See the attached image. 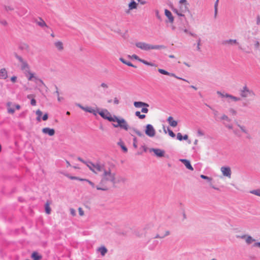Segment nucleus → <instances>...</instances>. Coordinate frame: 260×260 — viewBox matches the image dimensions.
Returning <instances> with one entry per match:
<instances>
[{
  "instance_id": "393cba45",
  "label": "nucleus",
  "mask_w": 260,
  "mask_h": 260,
  "mask_svg": "<svg viewBox=\"0 0 260 260\" xmlns=\"http://www.w3.org/2000/svg\"><path fill=\"white\" fill-rule=\"evenodd\" d=\"M55 46L59 51H62L63 49L62 43L60 41H58L55 43Z\"/></svg>"
},
{
  "instance_id": "3c124183",
  "label": "nucleus",
  "mask_w": 260,
  "mask_h": 260,
  "mask_svg": "<svg viewBox=\"0 0 260 260\" xmlns=\"http://www.w3.org/2000/svg\"><path fill=\"white\" fill-rule=\"evenodd\" d=\"M183 136L180 133H178L177 134V139L179 141H182Z\"/></svg>"
},
{
  "instance_id": "4be33fe9",
  "label": "nucleus",
  "mask_w": 260,
  "mask_h": 260,
  "mask_svg": "<svg viewBox=\"0 0 260 260\" xmlns=\"http://www.w3.org/2000/svg\"><path fill=\"white\" fill-rule=\"evenodd\" d=\"M7 77V72L5 69L0 70V78L6 79Z\"/></svg>"
},
{
  "instance_id": "c85d7f7f",
  "label": "nucleus",
  "mask_w": 260,
  "mask_h": 260,
  "mask_svg": "<svg viewBox=\"0 0 260 260\" xmlns=\"http://www.w3.org/2000/svg\"><path fill=\"white\" fill-rule=\"evenodd\" d=\"M172 11H173L174 13H176L178 16L180 17H184V15L181 11H180V10H178L176 8H172Z\"/></svg>"
},
{
  "instance_id": "5fc2aeb1",
  "label": "nucleus",
  "mask_w": 260,
  "mask_h": 260,
  "mask_svg": "<svg viewBox=\"0 0 260 260\" xmlns=\"http://www.w3.org/2000/svg\"><path fill=\"white\" fill-rule=\"evenodd\" d=\"M247 236V235H243L242 236L237 235L236 237L237 238H241V239H245L246 240V238Z\"/></svg>"
},
{
  "instance_id": "cd10ccee",
  "label": "nucleus",
  "mask_w": 260,
  "mask_h": 260,
  "mask_svg": "<svg viewBox=\"0 0 260 260\" xmlns=\"http://www.w3.org/2000/svg\"><path fill=\"white\" fill-rule=\"evenodd\" d=\"M39 19L40 21L37 22L38 25L42 27H43L44 26L48 27L45 22L41 18H39Z\"/></svg>"
},
{
  "instance_id": "0e129e2a",
  "label": "nucleus",
  "mask_w": 260,
  "mask_h": 260,
  "mask_svg": "<svg viewBox=\"0 0 260 260\" xmlns=\"http://www.w3.org/2000/svg\"><path fill=\"white\" fill-rule=\"evenodd\" d=\"M223 124L225 126V127H226L229 129H231L233 128L232 125H231V124H226L225 123H223Z\"/></svg>"
},
{
  "instance_id": "7ed1b4c3",
  "label": "nucleus",
  "mask_w": 260,
  "mask_h": 260,
  "mask_svg": "<svg viewBox=\"0 0 260 260\" xmlns=\"http://www.w3.org/2000/svg\"><path fill=\"white\" fill-rule=\"evenodd\" d=\"M239 94L241 98H248V99L243 102V107H247L249 104V102L253 101L255 96V93L254 91L250 89L246 85L244 86L240 89Z\"/></svg>"
},
{
  "instance_id": "864d4df0",
  "label": "nucleus",
  "mask_w": 260,
  "mask_h": 260,
  "mask_svg": "<svg viewBox=\"0 0 260 260\" xmlns=\"http://www.w3.org/2000/svg\"><path fill=\"white\" fill-rule=\"evenodd\" d=\"M70 179H71V180H80V181L83 180V179H81L77 177H74V176L70 177Z\"/></svg>"
},
{
  "instance_id": "603ef678",
  "label": "nucleus",
  "mask_w": 260,
  "mask_h": 260,
  "mask_svg": "<svg viewBox=\"0 0 260 260\" xmlns=\"http://www.w3.org/2000/svg\"><path fill=\"white\" fill-rule=\"evenodd\" d=\"M155 12L156 17H157V18L159 20H160V21H161V16L159 14V11L158 10H155Z\"/></svg>"
},
{
  "instance_id": "6e6d98bb",
  "label": "nucleus",
  "mask_w": 260,
  "mask_h": 260,
  "mask_svg": "<svg viewBox=\"0 0 260 260\" xmlns=\"http://www.w3.org/2000/svg\"><path fill=\"white\" fill-rule=\"evenodd\" d=\"M229 111L232 115H235L237 114L236 111L234 109L231 108Z\"/></svg>"
},
{
  "instance_id": "5701e85b",
  "label": "nucleus",
  "mask_w": 260,
  "mask_h": 260,
  "mask_svg": "<svg viewBox=\"0 0 260 260\" xmlns=\"http://www.w3.org/2000/svg\"><path fill=\"white\" fill-rule=\"evenodd\" d=\"M137 3L134 0H132V2L128 4V8H129V10H133L137 9Z\"/></svg>"
},
{
  "instance_id": "4468645a",
  "label": "nucleus",
  "mask_w": 260,
  "mask_h": 260,
  "mask_svg": "<svg viewBox=\"0 0 260 260\" xmlns=\"http://www.w3.org/2000/svg\"><path fill=\"white\" fill-rule=\"evenodd\" d=\"M165 14L169 20L170 23H173L174 20V17L173 16L171 11L167 9L165 10Z\"/></svg>"
},
{
  "instance_id": "37998d69",
  "label": "nucleus",
  "mask_w": 260,
  "mask_h": 260,
  "mask_svg": "<svg viewBox=\"0 0 260 260\" xmlns=\"http://www.w3.org/2000/svg\"><path fill=\"white\" fill-rule=\"evenodd\" d=\"M220 119L221 120H225V121H226L228 122H230L231 121V119L228 117V116H226V115L224 114L221 117H220Z\"/></svg>"
},
{
  "instance_id": "79ce46f5",
  "label": "nucleus",
  "mask_w": 260,
  "mask_h": 260,
  "mask_svg": "<svg viewBox=\"0 0 260 260\" xmlns=\"http://www.w3.org/2000/svg\"><path fill=\"white\" fill-rule=\"evenodd\" d=\"M158 71L159 73H160L162 75H165L168 76V75L169 74V72H168V71H167L164 69H158Z\"/></svg>"
},
{
  "instance_id": "dca6fc26",
  "label": "nucleus",
  "mask_w": 260,
  "mask_h": 260,
  "mask_svg": "<svg viewBox=\"0 0 260 260\" xmlns=\"http://www.w3.org/2000/svg\"><path fill=\"white\" fill-rule=\"evenodd\" d=\"M169 124L172 127H176L178 124V122L174 120L173 117L169 116L167 119Z\"/></svg>"
},
{
  "instance_id": "69168bd1",
  "label": "nucleus",
  "mask_w": 260,
  "mask_h": 260,
  "mask_svg": "<svg viewBox=\"0 0 260 260\" xmlns=\"http://www.w3.org/2000/svg\"><path fill=\"white\" fill-rule=\"evenodd\" d=\"M114 104L115 105H118L119 103V101L117 98H115L114 99Z\"/></svg>"
},
{
  "instance_id": "a18cd8bd",
  "label": "nucleus",
  "mask_w": 260,
  "mask_h": 260,
  "mask_svg": "<svg viewBox=\"0 0 260 260\" xmlns=\"http://www.w3.org/2000/svg\"><path fill=\"white\" fill-rule=\"evenodd\" d=\"M197 50L199 51H201L200 45H201V39L199 38L197 40Z\"/></svg>"
},
{
  "instance_id": "412c9836",
  "label": "nucleus",
  "mask_w": 260,
  "mask_h": 260,
  "mask_svg": "<svg viewBox=\"0 0 260 260\" xmlns=\"http://www.w3.org/2000/svg\"><path fill=\"white\" fill-rule=\"evenodd\" d=\"M119 60L124 64H126L127 66H129V67H133V68H136L137 67L135 65H134L133 64H132L131 62L129 61H126V60H125L122 57H120L119 58Z\"/></svg>"
},
{
  "instance_id": "e433bc0d",
  "label": "nucleus",
  "mask_w": 260,
  "mask_h": 260,
  "mask_svg": "<svg viewBox=\"0 0 260 260\" xmlns=\"http://www.w3.org/2000/svg\"><path fill=\"white\" fill-rule=\"evenodd\" d=\"M238 126L241 129V131L246 134H248V131L245 128V127L237 123Z\"/></svg>"
},
{
  "instance_id": "a211bd4d",
  "label": "nucleus",
  "mask_w": 260,
  "mask_h": 260,
  "mask_svg": "<svg viewBox=\"0 0 260 260\" xmlns=\"http://www.w3.org/2000/svg\"><path fill=\"white\" fill-rule=\"evenodd\" d=\"M32 260H41L42 258V256L39 254L38 252L34 251L31 255Z\"/></svg>"
},
{
  "instance_id": "f8f14e48",
  "label": "nucleus",
  "mask_w": 260,
  "mask_h": 260,
  "mask_svg": "<svg viewBox=\"0 0 260 260\" xmlns=\"http://www.w3.org/2000/svg\"><path fill=\"white\" fill-rule=\"evenodd\" d=\"M42 132L45 134H47L50 136H52L55 134V131L53 128L45 127L42 129Z\"/></svg>"
},
{
  "instance_id": "49530a36",
  "label": "nucleus",
  "mask_w": 260,
  "mask_h": 260,
  "mask_svg": "<svg viewBox=\"0 0 260 260\" xmlns=\"http://www.w3.org/2000/svg\"><path fill=\"white\" fill-rule=\"evenodd\" d=\"M128 57L132 58H134L135 59L139 61H140V60H141V58H139V57L136 54H133L131 56L130 55H128Z\"/></svg>"
},
{
  "instance_id": "c03bdc74",
  "label": "nucleus",
  "mask_w": 260,
  "mask_h": 260,
  "mask_svg": "<svg viewBox=\"0 0 260 260\" xmlns=\"http://www.w3.org/2000/svg\"><path fill=\"white\" fill-rule=\"evenodd\" d=\"M168 131L169 135L170 137H171L172 138H174L176 136L175 133L171 129H170L169 127L168 128Z\"/></svg>"
},
{
  "instance_id": "58836bf2",
  "label": "nucleus",
  "mask_w": 260,
  "mask_h": 260,
  "mask_svg": "<svg viewBox=\"0 0 260 260\" xmlns=\"http://www.w3.org/2000/svg\"><path fill=\"white\" fill-rule=\"evenodd\" d=\"M206 106L209 107L210 109H211L213 111V114L215 117H216L218 114V112L215 109L212 108L210 105H208L207 104H205Z\"/></svg>"
},
{
  "instance_id": "4d7b16f0",
  "label": "nucleus",
  "mask_w": 260,
  "mask_h": 260,
  "mask_svg": "<svg viewBox=\"0 0 260 260\" xmlns=\"http://www.w3.org/2000/svg\"><path fill=\"white\" fill-rule=\"evenodd\" d=\"M78 210L79 215L80 216H83L84 215V211L81 208H79Z\"/></svg>"
},
{
  "instance_id": "f3484780",
  "label": "nucleus",
  "mask_w": 260,
  "mask_h": 260,
  "mask_svg": "<svg viewBox=\"0 0 260 260\" xmlns=\"http://www.w3.org/2000/svg\"><path fill=\"white\" fill-rule=\"evenodd\" d=\"M83 110L92 113L95 116H96L98 113V109L95 110L90 107H84Z\"/></svg>"
},
{
  "instance_id": "680f3d73",
  "label": "nucleus",
  "mask_w": 260,
  "mask_h": 260,
  "mask_svg": "<svg viewBox=\"0 0 260 260\" xmlns=\"http://www.w3.org/2000/svg\"><path fill=\"white\" fill-rule=\"evenodd\" d=\"M30 104L32 106H36V100L34 99H31V101H30Z\"/></svg>"
},
{
  "instance_id": "9d476101",
  "label": "nucleus",
  "mask_w": 260,
  "mask_h": 260,
  "mask_svg": "<svg viewBox=\"0 0 260 260\" xmlns=\"http://www.w3.org/2000/svg\"><path fill=\"white\" fill-rule=\"evenodd\" d=\"M100 87L101 88L100 91L102 93H103L105 95L110 94V91L109 89V86L107 83H102L100 85Z\"/></svg>"
},
{
  "instance_id": "a19ab883",
  "label": "nucleus",
  "mask_w": 260,
  "mask_h": 260,
  "mask_svg": "<svg viewBox=\"0 0 260 260\" xmlns=\"http://www.w3.org/2000/svg\"><path fill=\"white\" fill-rule=\"evenodd\" d=\"M45 211L48 214H49L51 212V209L48 202L45 204Z\"/></svg>"
},
{
  "instance_id": "7c9ffc66",
  "label": "nucleus",
  "mask_w": 260,
  "mask_h": 260,
  "mask_svg": "<svg viewBox=\"0 0 260 260\" xmlns=\"http://www.w3.org/2000/svg\"><path fill=\"white\" fill-rule=\"evenodd\" d=\"M245 241H246V242L247 243V244H250L252 242L255 241V240L254 239H253L251 236L247 235Z\"/></svg>"
},
{
  "instance_id": "72a5a7b5",
  "label": "nucleus",
  "mask_w": 260,
  "mask_h": 260,
  "mask_svg": "<svg viewBox=\"0 0 260 260\" xmlns=\"http://www.w3.org/2000/svg\"><path fill=\"white\" fill-rule=\"evenodd\" d=\"M135 115L139 117V118L141 119H144L146 117V115L144 114H141V112L140 111H136L135 112Z\"/></svg>"
},
{
  "instance_id": "39448f33",
  "label": "nucleus",
  "mask_w": 260,
  "mask_h": 260,
  "mask_svg": "<svg viewBox=\"0 0 260 260\" xmlns=\"http://www.w3.org/2000/svg\"><path fill=\"white\" fill-rule=\"evenodd\" d=\"M78 160L80 161L83 162V164H85L90 170L92 171L93 172L96 173L95 170H98V164H94L91 161H85L83 160L81 157H78Z\"/></svg>"
},
{
  "instance_id": "6ab92c4d",
  "label": "nucleus",
  "mask_w": 260,
  "mask_h": 260,
  "mask_svg": "<svg viewBox=\"0 0 260 260\" xmlns=\"http://www.w3.org/2000/svg\"><path fill=\"white\" fill-rule=\"evenodd\" d=\"M188 5H189V4H180V11H181L182 13H185L186 12H189Z\"/></svg>"
},
{
  "instance_id": "f257e3e1",
  "label": "nucleus",
  "mask_w": 260,
  "mask_h": 260,
  "mask_svg": "<svg viewBox=\"0 0 260 260\" xmlns=\"http://www.w3.org/2000/svg\"><path fill=\"white\" fill-rule=\"evenodd\" d=\"M115 166L112 162H108L104 165L99 164V172H100L101 180L99 185V190H107L112 185L117 183H124L127 179L125 177H119L117 180L115 179V174L112 173Z\"/></svg>"
},
{
  "instance_id": "bf43d9fd",
  "label": "nucleus",
  "mask_w": 260,
  "mask_h": 260,
  "mask_svg": "<svg viewBox=\"0 0 260 260\" xmlns=\"http://www.w3.org/2000/svg\"><path fill=\"white\" fill-rule=\"evenodd\" d=\"M217 94H218L219 95H220V96H221L222 98H225V94H224L219 91H217Z\"/></svg>"
},
{
  "instance_id": "c9c22d12",
  "label": "nucleus",
  "mask_w": 260,
  "mask_h": 260,
  "mask_svg": "<svg viewBox=\"0 0 260 260\" xmlns=\"http://www.w3.org/2000/svg\"><path fill=\"white\" fill-rule=\"evenodd\" d=\"M201 178L203 179H205V180H207V181L208 182H209L210 183H212L211 182V181L212 180V178H211V177H209L207 176H206V175H201L200 176Z\"/></svg>"
},
{
  "instance_id": "aec40b11",
  "label": "nucleus",
  "mask_w": 260,
  "mask_h": 260,
  "mask_svg": "<svg viewBox=\"0 0 260 260\" xmlns=\"http://www.w3.org/2000/svg\"><path fill=\"white\" fill-rule=\"evenodd\" d=\"M225 98H230L235 102L240 101L241 100L240 97H237L229 93H225Z\"/></svg>"
},
{
  "instance_id": "473e14b6",
  "label": "nucleus",
  "mask_w": 260,
  "mask_h": 260,
  "mask_svg": "<svg viewBox=\"0 0 260 260\" xmlns=\"http://www.w3.org/2000/svg\"><path fill=\"white\" fill-rule=\"evenodd\" d=\"M29 48V45L25 43L22 44L19 46V49L20 50H28Z\"/></svg>"
},
{
  "instance_id": "f03ea898",
  "label": "nucleus",
  "mask_w": 260,
  "mask_h": 260,
  "mask_svg": "<svg viewBox=\"0 0 260 260\" xmlns=\"http://www.w3.org/2000/svg\"><path fill=\"white\" fill-rule=\"evenodd\" d=\"M99 115L103 119L109 121V122H117V124L113 123L112 125L115 128L120 127L121 129L128 131L129 125L127 121L123 118H119L114 115L112 116L110 112L106 109H103L101 110H99Z\"/></svg>"
},
{
  "instance_id": "2eb2a0df",
  "label": "nucleus",
  "mask_w": 260,
  "mask_h": 260,
  "mask_svg": "<svg viewBox=\"0 0 260 260\" xmlns=\"http://www.w3.org/2000/svg\"><path fill=\"white\" fill-rule=\"evenodd\" d=\"M99 252L100 253L102 256H104L108 252V249L105 246L101 245L99 247Z\"/></svg>"
},
{
  "instance_id": "9b49d317",
  "label": "nucleus",
  "mask_w": 260,
  "mask_h": 260,
  "mask_svg": "<svg viewBox=\"0 0 260 260\" xmlns=\"http://www.w3.org/2000/svg\"><path fill=\"white\" fill-rule=\"evenodd\" d=\"M180 161L184 165L187 169L191 171L193 170V168L192 167L189 160L186 159H180Z\"/></svg>"
},
{
  "instance_id": "c756f323",
  "label": "nucleus",
  "mask_w": 260,
  "mask_h": 260,
  "mask_svg": "<svg viewBox=\"0 0 260 260\" xmlns=\"http://www.w3.org/2000/svg\"><path fill=\"white\" fill-rule=\"evenodd\" d=\"M118 145L120 146L121 148L123 150L124 152H127V147L124 145L123 143L122 142H119L118 143Z\"/></svg>"
},
{
  "instance_id": "2f4dec72",
  "label": "nucleus",
  "mask_w": 260,
  "mask_h": 260,
  "mask_svg": "<svg viewBox=\"0 0 260 260\" xmlns=\"http://www.w3.org/2000/svg\"><path fill=\"white\" fill-rule=\"evenodd\" d=\"M36 113V115H37V120L38 121H40L41 119V117L42 115V111L39 109V110H37Z\"/></svg>"
},
{
  "instance_id": "13d9d810",
  "label": "nucleus",
  "mask_w": 260,
  "mask_h": 260,
  "mask_svg": "<svg viewBox=\"0 0 260 260\" xmlns=\"http://www.w3.org/2000/svg\"><path fill=\"white\" fill-rule=\"evenodd\" d=\"M197 133H198V136H204V133H203V131H201V130H200V129H199V130L198 131Z\"/></svg>"
},
{
  "instance_id": "338daca9",
  "label": "nucleus",
  "mask_w": 260,
  "mask_h": 260,
  "mask_svg": "<svg viewBox=\"0 0 260 260\" xmlns=\"http://www.w3.org/2000/svg\"><path fill=\"white\" fill-rule=\"evenodd\" d=\"M16 79H17V77L16 76H13L11 77V80L12 82L14 83L16 82Z\"/></svg>"
},
{
  "instance_id": "8fccbe9b",
  "label": "nucleus",
  "mask_w": 260,
  "mask_h": 260,
  "mask_svg": "<svg viewBox=\"0 0 260 260\" xmlns=\"http://www.w3.org/2000/svg\"><path fill=\"white\" fill-rule=\"evenodd\" d=\"M137 138L136 137H134L133 138V146L135 148H137Z\"/></svg>"
},
{
  "instance_id": "de8ad7c7",
  "label": "nucleus",
  "mask_w": 260,
  "mask_h": 260,
  "mask_svg": "<svg viewBox=\"0 0 260 260\" xmlns=\"http://www.w3.org/2000/svg\"><path fill=\"white\" fill-rule=\"evenodd\" d=\"M29 74V77H28V80H31L33 78H34V74L31 73L29 70V72H26Z\"/></svg>"
},
{
  "instance_id": "09e8293b",
  "label": "nucleus",
  "mask_w": 260,
  "mask_h": 260,
  "mask_svg": "<svg viewBox=\"0 0 260 260\" xmlns=\"http://www.w3.org/2000/svg\"><path fill=\"white\" fill-rule=\"evenodd\" d=\"M148 111L149 110L147 107H142V108L141 109V112L144 113H147Z\"/></svg>"
},
{
  "instance_id": "ddd939ff",
  "label": "nucleus",
  "mask_w": 260,
  "mask_h": 260,
  "mask_svg": "<svg viewBox=\"0 0 260 260\" xmlns=\"http://www.w3.org/2000/svg\"><path fill=\"white\" fill-rule=\"evenodd\" d=\"M134 105L136 108H140L142 107H148L149 104L141 101H136L134 102Z\"/></svg>"
},
{
  "instance_id": "a878e982",
  "label": "nucleus",
  "mask_w": 260,
  "mask_h": 260,
  "mask_svg": "<svg viewBox=\"0 0 260 260\" xmlns=\"http://www.w3.org/2000/svg\"><path fill=\"white\" fill-rule=\"evenodd\" d=\"M237 41L236 40H233V39H230L228 40H225L223 41L222 44L225 45V44H237Z\"/></svg>"
},
{
  "instance_id": "6e6552de",
  "label": "nucleus",
  "mask_w": 260,
  "mask_h": 260,
  "mask_svg": "<svg viewBox=\"0 0 260 260\" xmlns=\"http://www.w3.org/2000/svg\"><path fill=\"white\" fill-rule=\"evenodd\" d=\"M150 152H153L157 157H162L165 156V151L158 148H151Z\"/></svg>"
},
{
  "instance_id": "bb28decb",
  "label": "nucleus",
  "mask_w": 260,
  "mask_h": 260,
  "mask_svg": "<svg viewBox=\"0 0 260 260\" xmlns=\"http://www.w3.org/2000/svg\"><path fill=\"white\" fill-rule=\"evenodd\" d=\"M167 47L164 45H151V49H166Z\"/></svg>"
},
{
  "instance_id": "20e7f679",
  "label": "nucleus",
  "mask_w": 260,
  "mask_h": 260,
  "mask_svg": "<svg viewBox=\"0 0 260 260\" xmlns=\"http://www.w3.org/2000/svg\"><path fill=\"white\" fill-rule=\"evenodd\" d=\"M14 55L16 58L18 59L19 62L21 63V69L25 72H29V67L27 61L23 59L21 56L18 55L17 53H14Z\"/></svg>"
},
{
  "instance_id": "e2e57ef3",
  "label": "nucleus",
  "mask_w": 260,
  "mask_h": 260,
  "mask_svg": "<svg viewBox=\"0 0 260 260\" xmlns=\"http://www.w3.org/2000/svg\"><path fill=\"white\" fill-rule=\"evenodd\" d=\"M70 212L73 216H75L76 215V211L74 209H71Z\"/></svg>"
},
{
  "instance_id": "4c0bfd02",
  "label": "nucleus",
  "mask_w": 260,
  "mask_h": 260,
  "mask_svg": "<svg viewBox=\"0 0 260 260\" xmlns=\"http://www.w3.org/2000/svg\"><path fill=\"white\" fill-rule=\"evenodd\" d=\"M140 62H142L145 65L150 66H154V64L151 62H148L145 60H144L143 59H141L140 60Z\"/></svg>"
},
{
  "instance_id": "f704fd0d",
  "label": "nucleus",
  "mask_w": 260,
  "mask_h": 260,
  "mask_svg": "<svg viewBox=\"0 0 260 260\" xmlns=\"http://www.w3.org/2000/svg\"><path fill=\"white\" fill-rule=\"evenodd\" d=\"M250 193L260 197V188L250 190Z\"/></svg>"
},
{
  "instance_id": "423d86ee",
  "label": "nucleus",
  "mask_w": 260,
  "mask_h": 260,
  "mask_svg": "<svg viewBox=\"0 0 260 260\" xmlns=\"http://www.w3.org/2000/svg\"><path fill=\"white\" fill-rule=\"evenodd\" d=\"M145 133L147 136L153 137L155 135V130L151 124H148L146 125Z\"/></svg>"
},
{
  "instance_id": "052dcab7",
  "label": "nucleus",
  "mask_w": 260,
  "mask_h": 260,
  "mask_svg": "<svg viewBox=\"0 0 260 260\" xmlns=\"http://www.w3.org/2000/svg\"><path fill=\"white\" fill-rule=\"evenodd\" d=\"M48 115L47 113L45 114L42 117V119L44 121H46L48 119Z\"/></svg>"
},
{
  "instance_id": "1a4fd4ad",
  "label": "nucleus",
  "mask_w": 260,
  "mask_h": 260,
  "mask_svg": "<svg viewBox=\"0 0 260 260\" xmlns=\"http://www.w3.org/2000/svg\"><path fill=\"white\" fill-rule=\"evenodd\" d=\"M222 175L229 178L231 177L232 172L229 167H222L220 169Z\"/></svg>"
},
{
  "instance_id": "ea45409f",
  "label": "nucleus",
  "mask_w": 260,
  "mask_h": 260,
  "mask_svg": "<svg viewBox=\"0 0 260 260\" xmlns=\"http://www.w3.org/2000/svg\"><path fill=\"white\" fill-rule=\"evenodd\" d=\"M168 76L174 77H175V78H177L178 79L182 80L185 81L186 82H189L188 81L186 80V79H183V78H182L181 77H179L177 76L174 73H170L169 72V74L168 75Z\"/></svg>"
},
{
  "instance_id": "0eeeda50",
  "label": "nucleus",
  "mask_w": 260,
  "mask_h": 260,
  "mask_svg": "<svg viewBox=\"0 0 260 260\" xmlns=\"http://www.w3.org/2000/svg\"><path fill=\"white\" fill-rule=\"evenodd\" d=\"M136 46L144 51L151 50V45L145 42H139L136 43Z\"/></svg>"
},
{
  "instance_id": "774afa93",
  "label": "nucleus",
  "mask_w": 260,
  "mask_h": 260,
  "mask_svg": "<svg viewBox=\"0 0 260 260\" xmlns=\"http://www.w3.org/2000/svg\"><path fill=\"white\" fill-rule=\"evenodd\" d=\"M256 24L257 25L260 24V17L259 15H258L256 17Z\"/></svg>"
},
{
  "instance_id": "b1692460",
  "label": "nucleus",
  "mask_w": 260,
  "mask_h": 260,
  "mask_svg": "<svg viewBox=\"0 0 260 260\" xmlns=\"http://www.w3.org/2000/svg\"><path fill=\"white\" fill-rule=\"evenodd\" d=\"M128 129L131 130L132 131L135 132L139 137H144V134L142 132H141L140 131L137 130L135 128L131 127L129 126Z\"/></svg>"
}]
</instances>
